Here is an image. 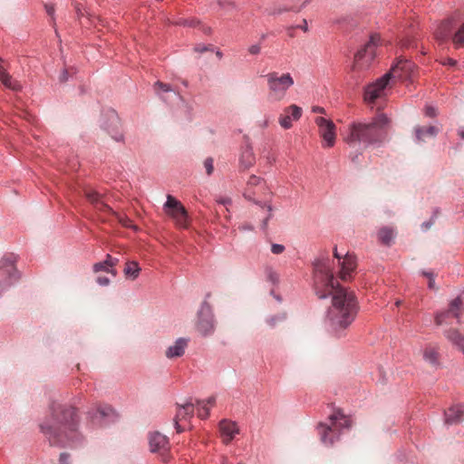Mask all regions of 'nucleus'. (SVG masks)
Here are the masks:
<instances>
[{"mask_svg":"<svg viewBox=\"0 0 464 464\" xmlns=\"http://www.w3.org/2000/svg\"><path fill=\"white\" fill-rule=\"evenodd\" d=\"M314 269L316 295L319 298L332 296L326 315L329 331L337 338L345 336L359 309L354 293L339 285L334 276L331 260L328 257L317 259L314 264Z\"/></svg>","mask_w":464,"mask_h":464,"instance_id":"f257e3e1","label":"nucleus"},{"mask_svg":"<svg viewBox=\"0 0 464 464\" xmlns=\"http://www.w3.org/2000/svg\"><path fill=\"white\" fill-rule=\"evenodd\" d=\"M76 411L72 406L53 403L51 414L40 425L41 430L52 446H67L76 438Z\"/></svg>","mask_w":464,"mask_h":464,"instance_id":"f03ea898","label":"nucleus"},{"mask_svg":"<svg viewBox=\"0 0 464 464\" xmlns=\"http://www.w3.org/2000/svg\"><path fill=\"white\" fill-rule=\"evenodd\" d=\"M387 124L388 118L385 115H379L370 122H353L348 126L343 140L352 147H367L381 142L384 139V129Z\"/></svg>","mask_w":464,"mask_h":464,"instance_id":"7ed1b4c3","label":"nucleus"},{"mask_svg":"<svg viewBox=\"0 0 464 464\" xmlns=\"http://www.w3.org/2000/svg\"><path fill=\"white\" fill-rule=\"evenodd\" d=\"M414 70L415 65L413 63L400 58L389 72L367 86L364 92V100L369 103L373 102L377 98L384 95V90L392 78L410 79L414 74Z\"/></svg>","mask_w":464,"mask_h":464,"instance_id":"20e7f679","label":"nucleus"},{"mask_svg":"<svg viewBox=\"0 0 464 464\" xmlns=\"http://www.w3.org/2000/svg\"><path fill=\"white\" fill-rule=\"evenodd\" d=\"M351 420L340 411L330 415L328 422H320L317 425V434L320 441L326 447L333 446L339 440L341 430L349 428Z\"/></svg>","mask_w":464,"mask_h":464,"instance_id":"39448f33","label":"nucleus"},{"mask_svg":"<svg viewBox=\"0 0 464 464\" xmlns=\"http://www.w3.org/2000/svg\"><path fill=\"white\" fill-rule=\"evenodd\" d=\"M269 91V97L273 101L280 102L285 95L289 88L295 82L289 72L279 74L276 72H269L266 75Z\"/></svg>","mask_w":464,"mask_h":464,"instance_id":"423d86ee","label":"nucleus"},{"mask_svg":"<svg viewBox=\"0 0 464 464\" xmlns=\"http://www.w3.org/2000/svg\"><path fill=\"white\" fill-rule=\"evenodd\" d=\"M379 42L380 36L373 34L364 47L356 53L353 63L354 71H362L370 66L375 57V49Z\"/></svg>","mask_w":464,"mask_h":464,"instance_id":"0eeeda50","label":"nucleus"},{"mask_svg":"<svg viewBox=\"0 0 464 464\" xmlns=\"http://www.w3.org/2000/svg\"><path fill=\"white\" fill-rule=\"evenodd\" d=\"M166 213L171 217L180 227H188V214L183 205L172 196L167 197L164 205Z\"/></svg>","mask_w":464,"mask_h":464,"instance_id":"6e6552de","label":"nucleus"},{"mask_svg":"<svg viewBox=\"0 0 464 464\" xmlns=\"http://www.w3.org/2000/svg\"><path fill=\"white\" fill-rule=\"evenodd\" d=\"M150 449L151 452L158 453L163 462L170 459L169 451L170 449L169 439L160 432H151L149 436Z\"/></svg>","mask_w":464,"mask_h":464,"instance_id":"1a4fd4ad","label":"nucleus"},{"mask_svg":"<svg viewBox=\"0 0 464 464\" xmlns=\"http://www.w3.org/2000/svg\"><path fill=\"white\" fill-rule=\"evenodd\" d=\"M19 279L14 263L9 259L0 262V295Z\"/></svg>","mask_w":464,"mask_h":464,"instance_id":"9d476101","label":"nucleus"},{"mask_svg":"<svg viewBox=\"0 0 464 464\" xmlns=\"http://www.w3.org/2000/svg\"><path fill=\"white\" fill-rule=\"evenodd\" d=\"M334 256L338 260V266H340V278L343 281L349 280L351 278V274L356 268L355 256L349 253L342 255L338 252L337 247H334Z\"/></svg>","mask_w":464,"mask_h":464,"instance_id":"9b49d317","label":"nucleus"},{"mask_svg":"<svg viewBox=\"0 0 464 464\" xmlns=\"http://www.w3.org/2000/svg\"><path fill=\"white\" fill-rule=\"evenodd\" d=\"M315 123L319 129V134L324 140V147L331 148L335 143V125L334 123L324 117L315 118Z\"/></svg>","mask_w":464,"mask_h":464,"instance_id":"f8f14e48","label":"nucleus"},{"mask_svg":"<svg viewBox=\"0 0 464 464\" xmlns=\"http://www.w3.org/2000/svg\"><path fill=\"white\" fill-rule=\"evenodd\" d=\"M462 301L459 297L452 300L450 307L445 312L437 313L435 315V323L437 325L451 324V319L456 318L459 322L461 314Z\"/></svg>","mask_w":464,"mask_h":464,"instance_id":"ddd939ff","label":"nucleus"},{"mask_svg":"<svg viewBox=\"0 0 464 464\" xmlns=\"http://www.w3.org/2000/svg\"><path fill=\"white\" fill-rule=\"evenodd\" d=\"M197 328L203 335L211 334L214 330L213 315L210 306L204 303L198 311Z\"/></svg>","mask_w":464,"mask_h":464,"instance_id":"4468645a","label":"nucleus"},{"mask_svg":"<svg viewBox=\"0 0 464 464\" xmlns=\"http://www.w3.org/2000/svg\"><path fill=\"white\" fill-rule=\"evenodd\" d=\"M301 115L302 109L295 104H292L286 107L284 113L280 115L279 123L284 129H290L292 127V119L297 121Z\"/></svg>","mask_w":464,"mask_h":464,"instance_id":"2eb2a0df","label":"nucleus"},{"mask_svg":"<svg viewBox=\"0 0 464 464\" xmlns=\"http://www.w3.org/2000/svg\"><path fill=\"white\" fill-rule=\"evenodd\" d=\"M452 34V19H446L440 22L434 31V39L442 45L448 42Z\"/></svg>","mask_w":464,"mask_h":464,"instance_id":"dca6fc26","label":"nucleus"},{"mask_svg":"<svg viewBox=\"0 0 464 464\" xmlns=\"http://www.w3.org/2000/svg\"><path fill=\"white\" fill-rule=\"evenodd\" d=\"M194 407L195 403L191 401H187L186 403L180 405L177 411V413L174 418L175 428L178 432H182L183 429H181L179 424V421L190 419L194 414Z\"/></svg>","mask_w":464,"mask_h":464,"instance_id":"f3484780","label":"nucleus"},{"mask_svg":"<svg viewBox=\"0 0 464 464\" xmlns=\"http://www.w3.org/2000/svg\"><path fill=\"white\" fill-rule=\"evenodd\" d=\"M219 431L223 442L225 444H228L234 439L236 434L239 432V429L237 428L236 422L227 420H222L219 422Z\"/></svg>","mask_w":464,"mask_h":464,"instance_id":"a211bd4d","label":"nucleus"},{"mask_svg":"<svg viewBox=\"0 0 464 464\" xmlns=\"http://www.w3.org/2000/svg\"><path fill=\"white\" fill-rule=\"evenodd\" d=\"M440 129L438 126H416L414 135L417 142H425L428 139L437 136Z\"/></svg>","mask_w":464,"mask_h":464,"instance_id":"6ab92c4d","label":"nucleus"},{"mask_svg":"<svg viewBox=\"0 0 464 464\" xmlns=\"http://www.w3.org/2000/svg\"><path fill=\"white\" fill-rule=\"evenodd\" d=\"M188 340L186 338H179L165 352V355L169 359H175L184 354L188 346Z\"/></svg>","mask_w":464,"mask_h":464,"instance_id":"aec40b11","label":"nucleus"},{"mask_svg":"<svg viewBox=\"0 0 464 464\" xmlns=\"http://www.w3.org/2000/svg\"><path fill=\"white\" fill-rule=\"evenodd\" d=\"M108 119L110 121V126L106 127L108 133L116 141H121L122 140V135L118 131L120 124L119 118L113 111H111L108 114Z\"/></svg>","mask_w":464,"mask_h":464,"instance_id":"412c9836","label":"nucleus"},{"mask_svg":"<svg viewBox=\"0 0 464 464\" xmlns=\"http://www.w3.org/2000/svg\"><path fill=\"white\" fill-rule=\"evenodd\" d=\"M464 413V407L462 405H455L450 407L445 412L446 422L449 424L458 423L461 420Z\"/></svg>","mask_w":464,"mask_h":464,"instance_id":"4be33fe9","label":"nucleus"},{"mask_svg":"<svg viewBox=\"0 0 464 464\" xmlns=\"http://www.w3.org/2000/svg\"><path fill=\"white\" fill-rule=\"evenodd\" d=\"M446 338L464 353V336L457 329L445 332Z\"/></svg>","mask_w":464,"mask_h":464,"instance_id":"5701e85b","label":"nucleus"},{"mask_svg":"<svg viewBox=\"0 0 464 464\" xmlns=\"http://www.w3.org/2000/svg\"><path fill=\"white\" fill-rule=\"evenodd\" d=\"M216 402V398L214 396L209 397L207 401H199L196 400V404L199 406L198 415L201 419H206L209 415V406H213Z\"/></svg>","mask_w":464,"mask_h":464,"instance_id":"b1692460","label":"nucleus"},{"mask_svg":"<svg viewBox=\"0 0 464 464\" xmlns=\"http://www.w3.org/2000/svg\"><path fill=\"white\" fill-rule=\"evenodd\" d=\"M262 184V180L260 178L256 176H251L246 183V188L244 192V197L248 200L253 199V196L256 195V192L252 189L254 187L260 186Z\"/></svg>","mask_w":464,"mask_h":464,"instance_id":"393cba45","label":"nucleus"},{"mask_svg":"<svg viewBox=\"0 0 464 464\" xmlns=\"http://www.w3.org/2000/svg\"><path fill=\"white\" fill-rule=\"evenodd\" d=\"M394 236V229L389 227H384L381 228L378 232L379 240L384 245H390L393 240Z\"/></svg>","mask_w":464,"mask_h":464,"instance_id":"a878e982","label":"nucleus"},{"mask_svg":"<svg viewBox=\"0 0 464 464\" xmlns=\"http://www.w3.org/2000/svg\"><path fill=\"white\" fill-rule=\"evenodd\" d=\"M140 268L137 262L130 261L127 262L125 268H124V274L127 277H130L131 279H136L139 276Z\"/></svg>","mask_w":464,"mask_h":464,"instance_id":"bb28decb","label":"nucleus"},{"mask_svg":"<svg viewBox=\"0 0 464 464\" xmlns=\"http://www.w3.org/2000/svg\"><path fill=\"white\" fill-rule=\"evenodd\" d=\"M423 357L425 361L432 365H436L439 360V353L434 347H426L423 352Z\"/></svg>","mask_w":464,"mask_h":464,"instance_id":"cd10ccee","label":"nucleus"},{"mask_svg":"<svg viewBox=\"0 0 464 464\" xmlns=\"http://www.w3.org/2000/svg\"><path fill=\"white\" fill-rule=\"evenodd\" d=\"M255 163V156L250 150H246L240 158V165L244 169H248Z\"/></svg>","mask_w":464,"mask_h":464,"instance_id":"c85d7f7f","label":"nucleus"},{"mask_svg":"<svg viewBox=\"0 0 464 464\" xmlns=\"http://www.w3.org/2000/svg\"><path fill=\"white\" fill-rule=\"evenodd\" d=\"M452 43L455 48L464 47V24L452 35Z\"/></svg>","mask_w":464,"mask_h":464,"instance_id":"c756f323","label":"nucleus"},{"mask_svg":"<svg viewBox=\"0 0 464 464\" xmlns=\"http://www.w3.org/2000/svg\"><path fill=\"white\" fill-rule=\"evenodd\" d=\"M0 81L3 82L5 86L14 91H18L21 89L20 83L18 82L13 81L8 73L6 74V77L0 78Z\"/></svg>","mask_w":464,"mask_h":464,"instance_id":"7c9ffc66","label":"nucleus"},{"mask_svg":"<svg viewBox=\"0 0 464 464\" xmlns=\"http://www.w3.org/2000/svg\"><path fill=\"white\" fill-rule=\"evenodd\" d=\"M85 197L93 206L102 199V196L93 189H86Z\"/></svg>","mask_w":464,"mask_h":464,"instance_id":"2f4dec72","label":"nucleus"},{"mask_svg":"<svg viewBox=\"0 0 464 464\" xmlns=\"http://www.w3.org/2000/svg\"><path fill=\"white\" fill-rule=\"evenodd\" d=\"M113 216L116 217V218L118 219V221L125 227H130V228H133V229H137V227L135 225L132 224V221L128 218V217H125V216H121L120 214H118L117 212L114 211V213L112 214Z\"/></svg>","mask_w":464,"mask_h":464,"instance_id":"473e14b6","label":"nucleus"},{"mask_svg":"<svg viewBox=\"0 0 464 464\" xmlns=\"http://www.w3.org/2000/svg\"><path fill=\"white\" fill-rule=\"evenodd\" d=\"M217 4L221 9H224V10L237 8V5H236V3L234 0H218Z\"/></svg>","mask_w":464,"mask_h":464,"instance_id":"72a5a7b5","label":"nucleus"},{"mask_svg":"<svg viewBox=\"0 0 464 464\" xmlns=\"http://www.w3.org/2000/svg\"><path fill=\"white\" fill-rule=\"evenodd\" d=\"M93 270L94 272L98 273L100 271H106V272H111L112 273L114 276L116 275V272L113 271V270H110L108 265H107V262L106 260L104 262H100V263H96L94 266H93Z\"/></svg>","mask_w":464,"mask_h":464,"instance_id":"f704fd0d","label":"nucleus"},{"mask_svg":"<svg viewBox=\"0 0 464 464\" xmlns=\"http://www.w3.org/2000/svg\"><path fill=\"white\" fill-rule=\"evenodd\" d=\"M112 413H113L112 409L109 406H105L103 408L98 409L97 415L95 416V419H102V418L109 417Z\"/></svg>","mask_w":464,"mask_h":464,"instance_id":"c9c22d12","label":"nucleus"},{"mask_svg":"<svg viewBox=\"0 0 464 464\" xmlns=\"http://www.w3.org/2000/svg\"><path fill=\"white\" fill-rule=\"evenodd\" d=\"M95 208L98 210V211H101V212H109L111 214H113L114 211L112 210V208L111 207H109L104 201L103 199H101L98 204L94 205Z\"/></svg>","mask_w":464,"mask_h":464,"instance_id":"e433bc0d","label":"nucleus"},{"mask_svg":"<svg viewBox=\"0 0 464 464\" xmlns=\"http://www.w3.org/2000/svg\"><path fill=\"white\" fill-rule=\"evenodd\" d=\"M204 167L206 169L207 174L209 176L214 171V165H213V159L212 158H207L204 161Z\"/></svg>","mask_w":464,"mask_h":464,"instance_id":"4c0bfd02","label":"nucleus"},{"mask_svg":"<svg viewBox=\"0 0 464 464\" xmlns=\"http://www.w3.org/2000/svg\"><path fill=\"white\" fill-rule=\"evenodd\" d=\"M440 63L441 64H443V65H447V66H450V67H455V66H457V63H458L456 60H454L452 58H449V57L441 58L440 60Z\"/></svg>","mask_w":464,"mask_h":464,"instance_id":"58836bf2","label":"nucleus"},{"mask_svg":"<svg viewBox=\"0 0 464 464\" xmlns=\"http://www.w3.org/2000/svg\"><path fill=\"white\" fill-rule=\"evenodd\" d=\"M271 251L275 255L282 254L285 251V246L281 244H272Z\"/></svg>","mask_w":464,"mask_h":464,"instance_id":"ea45409f","label":"nucleus"},{"mask_svg":"<svg viewBox=\"0 0 464 464\" xmlns=\"http://www.w3.org/2000/svg\"><path fill=\"white\" fill-rule=\"evenodd\" d=\"M57 464H71L70 455L66 452L61 453Z\"/></svg>","mask_w":464,"mask_h":464,"instance_id":"a19ab883","label":"nucleus"},{"mask_svg":"<svg viewBox=\"0 0 464 464\" xmlns=\"http://www.w3.org/2000/svg\"><path fill=\"white\" fill-rule=\"evenodd\" d=\"M179 24L189 27H195L199 24V22L196 19H186L180 22Z\"/></svg>","mask_w":464,"mask_h":464,"instance_id":"79ce46f5","label":"nucleus"},{"mask_svg":"<svg viewBox=\"0 0 464 464\" xmlns=\"http://www.w3.org/2000/svg\"><path fill=\"white\" fill-rule=\"evenodd\" d=\"M423 275L429 278V287L430 289H435L433 273H431V272H423Z\"/></svg>","mask_w":464,"mask_h":464,"instance_id":"37998d69","label":"nucleus"},{"mask_svg":"<svg viewBox=\"0 0 464 464\" xmlns=\"http://www.w3.org/2000/svg\"><path fill=\"white\" fill-rule=\"evenodd\" d=\"M425 115L430 118H433L437 115L436 109L432 106H426L425 108Z\"/></svg>","mask_w":464,"mask_h":464,"instance_id":"c03bdc74","label":"nucleus"},{"mask_svg":"<svg viewBox=\"0 0 464 464\" xmlns=\"http://www.w3.org/2000/svg\"><path fill=\"white\" fill-rule=\"evenodd\" d=\"M97 283L101 285H108L110 284V279L106 276H98L96 279Z\"/></svg>","mask_w":464,"mask_h":464,"instance_id":"a18cd8bd","label":"nucleus"},{"mask_svg":"<svg viewBox=\"0 0 464 464\" xmlns=\"http://www.w3.org/2000/svg\"><path fill=\"white\" fill-rule=\"evenodd\" d=\"M106 262H107V265L110 267H112L114 266L117 262H118V259L117 258H113L111 256L108 255L107 256V258H106Z\"/></svg>","mask_w":464,"mask_h":464,"instance_id":"49530a36","label":"nucleus"},{"mask_svg":"<svg viewBox=\"0 0 464 464\" xmlns=\"http://www.w3.org/2000/svg\"><path fill=\"white\" fill-rule=\"evenodd\" d=\"M155 86L159 87L163 92H169L170 91V87L168 84L163 83L161 82H157L155 83Z\"/></svg>","mask_w":464,"mask_h":464,"instance_id":"de8ad7c7","label":"nucleus"},{"mask_svg":"<svg viewBox=\"0 0 464 464\" xmlns=\"http://www.w3.org/2000/svg\"><path fill=\"white\" fill-rule=\"evenodd\" d=\"M260 45L258 44H253L251 45L249 48H248V52L251 53V54H257L260 53Z\"/></svg>","mask_w":464,"mask_h":464,"instance_id":"09e8293b","label":"nucleus"},{"mask_svg":"<svg viewBox=\"0 0 464 464\" xmlns=\"http://www.w3.org/2000/svg\"><path fill=\"white\" fill-rule=\"evenodd\" d=\"M218 202L224 206H228L231 204V199L229 198H220L219 199H218Z\"/></svg>","mask_w":464,"mask_h":464,"instance_id":"8fccbe9b","label":"nucleus"},{"mask_svg":"<svg viewBox=\"0 0 464 464\" xmlns=\"http://www.w3.org/2000/svg\"><path fill=\"white\" fill-rule=\"evenodd\" d=\"M297 28H300L301 30H303L304 32H307L308 31V24H307V21L305 19L303 20L302 22V24H299L296 26Z\"/></svg>","mask_w":464,"mask_h":464,"instance_id":"3c124183","label":"nucleus"},{"mask_svg":"<svg viewBox=\"0 0 464 464\" xmlns=\"http://www.w3.org/2000/svg\"><path fill=\"white\" fill-rule=\"evenodd\" d=\"M312 111L315 112V113H322V114L325 113V110L320 106H314L312 108Z\"/></svg>","mask_w":464,"mask_h":464,"instance_id":"603ef678","label":"nucleus"},{"mask_svg":"<svg viewBox=\"0 0 464 464\" xmlns=\"http://www.w3.org/2000/svg\"><path fill=\"white\" fill-rule=\"evenodd\" d=\"M295 1L300 3V5L297 7V10L299 11L301 8L305 6L311 0H295Z\"/></svg>","mask_w":464,"mask_h":464,"instance_id":"864d4df0","label":"nucleus"},{"mask_svg":"<svg viewBox=\"0 0 464 464\" xmlns=\"http://www.w3.org/2000/svg\"><path fill=\"white\" fill-rule=\"evenodd\" d=\"M67 74H68V72L67 71H64L61 76H60V80L61 82H65L67 81L68 77H67Z\"/></svg>","mask_w":464,"mask_h":464,"instance_id":"5fc2aeb1","label":"nucleus"},{"mask_svg":"<svg viewBox=\"0 0 464 464\" xmlns=\"http://www.w3.org/2000/svg\"><path fill=\"white\" fill-rule=\"evenodd\" d=\"M7 72L3 68V66L0 64V78L6 77Z\"/></svg>","mask_w":464,"mask_h":464,"instance_id":"6e6d98bb","label":"nucleus"},{"mask_svg":"<svg viewBox=\"0 0 464 464\" xmlns=\"http://www.w3.org/2000/svg\"><path fill=\"white\" fill-rule=\"evenodd\" d=\"M195 50H196L197 52H200V53H202V52H204V51H207V50H208V48H207V47H205V46L198 45V46L195 48Z\"/></svg>","mask_w":464,"mask_h":464,"instance_id":"4d7b16f0","label":"nucleus"},{"mask_svg":"<svg viewBox=\"0 0 464 464\" xmlns=\"http://www.w3.org/2000/svg\"><path fill=\"white\" fill-rule=\"evenodd\" d=\"M401 44H402L403 47H410V46H411V43L409 42V41H403L401 43Z\"/></svg>","mask_w":464,"mask_h":464,"instance_id":"13d9d810","label":"nucleus"},{"mask_svg":"<svg viewBox=\"0 0 464 464\" xmlns=\"http://www.w3.org/2000/svg\"><path fill=\"white\" fill-rule=\"evenodd\" d=\"M46 9H47V13H48L50 15H53V12H54L53 7H48V6H46Z\"/></svg>","mask_w":464,"mask_h":464,"instance_id":"bf43d9fd","label":"nucleus"},{"mask_svg":"<svg viewBox=\"0 0 464 464\" xmlns=\"http://www.w3.org/2000/svg\"><path fill=\"white\" fill-rule=\"evenodd\" d=\"M459 135L461 137L462 140H464V130H459Z\"/></svg>","mask_w":464,"mask_h":464,"instance_id":"052dcab7","label":"nucleus"},{"mask_svg":"<svg viewBox=\"0 0 464 464\" xmlns=\"http://www.w3.org/2000/svg\"><path fill=\"white\" fill-rule=\"evenodd\" d=\"M268 323H269L270 325L274 326L275 325V319L274 318L269 319Z\"/></svg>","mask_w":464,"mask_h":464,"instance_id":"680f3d73","label":"nucleus"},{"mask_svg":"<svg viewBox=\"0 0 464 464\" xmlns=\"http://www.w3.org/2000/svg\"><path fill=\"white\" fill-rule=\"evenodd\" d=\"M270 218V216H269V217H267V218L265 219V221H264V227H266V224H267V221H268V218Z\"/></svg>","mask_w":464,"mask_h":464,"instance_id":"e2e57ef3","label":"nucleus"},{"mask_svg":"<svg viewBox=\"0 0 464 464\" xmlns=\"http://www.w3.org/2000/svg\"><path fill=\"white\" fill-rule=\"evenodd\" d=\"M242 229H246V228H248V229H252V227H248V226H242L241 227Z\"/></svg>","mask_w":464,"mask_h":464,"instance_id":"0e129e2a","label":"nucleus"},{"mask_svg":"<svg viewBox=\"0 0 464 464\" xmlns=\"http://www.w3.org/2000/svg\"><path fill=\"white\" fill-rule=\"evenodd\" d=\"M267 210H268L269 212H271V211H272V208H271V206H267Z\"/></svg>","mask_w":464,"mask_h":464,"instance_id":"69168bd1","label":"nucleus"},{"mask_svg":"<svg viewBox=\"0 0 464 464\" xmlns=\"http://www.w3.org/2000/svg\"><path fill=\"white\" fill-rule=\"evenodd\" d=\"M395 304H396L397 306H399V305L401 304V301H397V302L395 303Z\"/></svg>","mask_w":464,"mask_h":464,"instance_id":"338daca9","label":"nucleus"}]
</instances>
